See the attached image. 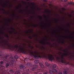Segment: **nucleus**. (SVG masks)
Returning a JSON list of instances; mask_svg holds the SVG:
<instances>
[{"label":"nucleus","instance_id":"nucleus-1","mask_svg":"<svg viewBox=\"0 0 74 74\" xmlns=\"http://www.w3.org/2000/svg\"><path fill=\"white\" fill-rule=\"evenodd\" d=\"M0 39L2 41L1 42V43L2 44V46H5L7 45L8 48H12L13 49V50L14 51H18V52H23L24 53H26V51H25V48L22 46H18V44H16L12 46L11 45L8 43V41L6 40V41L3 40V37H0Z\"/></svg>","mask_w":74,"mask_h":74},{"label":"nucleus","instance_id":"nucleus-2","mask_svg":"<svg viewBox=\"0 0 74 74\" xmlns=\"http://www.w3.org/2000/svg\"><path fill=\"white\" fill-rule=\"evenodd\" d=\"M60 51H63V52H67V53H64L63 55H61V57H57V59H58L59 60H60L61 62V63H67L66 61H65L63 60V58H64V56H69V53L68 52V49H66V50H63L61 49H60Z\"/></svg>","mask_w":74,"mask_h":74},{"label":"nucleus","instance_id":"nucleus-3","mask_svg":"<svg viewBox=\"0 0 74 74\" xmlns=\"http://www.w3.org/2000/svg\"><path fill=\"white\" fill-rule=\"evenodd\" d=\"M37 67H38L37 65H34L33 66V68H32L31 69V70L34 71V74H42L40 73V72H42V70L40 69H38L36 71H35L36 70V69H37Z\"/></svg>","mask_w":74,"mask_h":74},{"label":"nucleus","instance_id":"nucleus-4","mask_svg":"<svg viewBox=\"0 0 74 74\" xmlns=\"http://www.w3.org/2000/svg\"><path fill=\"white\" fill-rule=\"evenodd\" d=\"M9 61H10V63L6 64L5 65V66L6 67H8V66H11V65H12L14 64V62H15V59L12 56V55H11L10 56V58L8 59Z\"/></svg>","mask_w":74,"mask_h":74},{"label":"nucleus","instance_id":"nucleus-5","mask_svg":"<svg viewBox=\"0 0 74 74\" xmlns=\"http://www.w3.org/2000/svg\"><path fill=\"white\" fill-rule=\"evenodd\" d=\"M0 74H9V72L5 71V67L3 66H0Z\"/></svg>","mask_w":74,"mask_h":74},{"label":"nucleus","instance_id":"nucleus-6","mask_svg":"<svg viewBox=\"0 0 74 74\" xmlns=\"http://www.w3.org/2000/svg\"><path fill=\"white\" fill-rule=\"evenodd\" d=\"M29 52L31 55H32L33 56H34V58H35L36 59H38V58H41V56L39 55V54L38 53H37L36 52H35V55L34 54L33 52H32L30 51H29Z\"/></svg>","mask_w":74,"mask_h":74},{"label":"nucleus","instance_id":"nucleus-7","mask_svg":"<svg viewBox=\"0 0 74 74\" xmlns=\"http://www.w3.org/2000/svg\"><path fill=\"white\" fill-rule=\"evenodd\" d=\"M48 57L49 60H54V57H53V56L51 54H49L48 55Z\"/></svg>","mask_w":74,"mask_h":74},{"label":"nucleus","instance_id":"nucleus-8","mask_svg":"<svg viewBox=\"0 0 74 74\" xmlns=\"http://www.w3.org/2000/svg\"><path fill=\"white\" fill-rule=\"evenodd\" d=\"M40 44H46L47 45H48V44H49V42H47L46 43L44 41L40 42Z\"/></svg>","mask_w":74,"mask_h":74},{"label":"nucleus","instance_id":"nucleus-9","mask_svg":"<svg viewBox=\"0 0 74 74\" xmlns=\"http://www.w3.org/2000/svg\"><path fill=\"white\" fill-rule=\"evenodd\" d=\"M39 65L40 66V67L42 69H43L44 67V65H43V64H42L41 63H39Z\"/></svg>","mask_w":74,"mask_h":74},{"label":"nucleus","instance_id":"nucleus-10","mask_svg":"<svg viewBox=\"0 0 74 74\" xmlns=\"http://www.w3.org/2000/svg\"><path fill=\"white\" fill-rule=\"evenodd\" d=\"M45 65H46V66L49 67V66H50V64H49L47 62H46L45 63Z\"/></svg>","mask_w":74,"mask_h":74},{"label":"nucleus","instance_id":"nucleus-11","mask_svg":"<svg viewBox=\"0 0 74 74\" xmlns=\"http://www.w3.org/2000/svg\"><path fill=\"white\" fill-rule=\"evenodd\" d=\"M27 66L28 67H32V65L30 63H28L27 64Z\"/></svg>","mask_w":74,"mask_h":74},{"label":"nucleus","instance_id":"nucleus-12","mask_svg":"<svg viewBox=\"0 0 74 74\" xmlns=\"http://www.w3.org/2000/svg\"><path fill=\"white\" fill-rule=\"evenodd\" d=\"M39 63V60H36L34 61V63L35 64H37Z\"/></svg>","mask_w":74,"mask_h":74},{"label":"nucleus","instance_id":"nucleus-13","mask_svg":"<svg viewBox=\"0 0 74 74\" xmlns=\"http://www.w3.org/2000/svg\"><path fill=\"white\" fill-rule=\"evenodd\" d=\"M52 71H53V72L54 73H55L56 72H57V70L55 69H52Z\"/></svg>","mask_w":74,"mask_h":74},{"label":"nucleus","instance_id":"nucleus-14","mask_svg":"<svg viewBox=\"0 0 74 74\" xmlns=\"http://www.w3.org/2000/svg\"><path fill=\"white\" fill-rule=\"evenodd\" d=\"M22 4H19V5L16 8V9H19V7H20L21 8L22 7Z\"/></svg>","mask_w":74,"mask_h":74},{"label":"nucleus","instance_id":"nucleus-15","mask_svg":"<svg viewBox=\"0 0 74 74\" xmlns=\"http://www.w3.org/2000/svg\"><path fill=\"white\" fill-rule=\"evenodd\" d=\"M68 4H67V6H68L69 5H70V4H73V3L71 2H69L68 3Z\"/></svg>","mask_w":74,"mask_h":74},{"label":"nucleus","instance_id":"nucleus-16","mask_svg":"<svg viewBox=\"0 0 74 74\" xmlns=\"http://www.w3.org/2000/svg\"><path fill=\"white\" fill-rule=\"evenodd\" d=\"M20 69H23V68L25 67V66H24L23 65H21L20 66Z\"/></svg>","mask_w":74,"mask_h":74},{"label":"nucleus","instance_id":"nucleus-17","mask_svg":"<svg viewBox=\"0 0 74 74\" xmlns=\"http://www.w3.org/2000/svg\"><path fill=\"white\" fill-rule=\"evenodd\" d=\"M5 36L6 37V38H8V39H9V36H8V34H5Z\"/></svg>","mask_w":74,"mask_h":74},{"label":"nucleus","instance_id":"nucleus-18","mask_svg":"<svg viewBox=\"0 0 74 74\" xmlns=\"http://www.w3.org/2000/svg\"><path fill=\"white\" fill-rule=\"evenodd\" d=\"M39 18L42 21V16H39Z\"/></svg>","mask_w":74,"mask_h":74},{"label":"nucleus","instance_id":"nucleus-19","mask_svg":"<svg viewBox=\"0 0 74 74\" xmlns=\"http://www.w3.org/2000/svg\"><path fill=\"white\" fill-rule=\"evenodd\" d=\"M30 3H31V5H34V6H35V3H34L33 2V3H32L31 2L29 1V2Z\"/></svg>","mask_w":74,"mask_h":74},{"label":"nucleus","instance_id":"nucleus-20","mask_svg":"<svg viewBox=\"0 0 74 74\" xmlns=\"http://www.w3.org/2000/svg\"><path fill=\"white\" fill-rule=\"evenodd\" d=\"M16 74H21V73H20V72L19 71H16Z\"/></svg>","mask_w":74,"mask_h":74},{"label":"nucleus","instance_id":"nucleus-21","mask_svg":"<svg viewBox=\"0 0 74 74\" xmlns=\"http://www.w3.org/2000/svg\"><path fill=\"white\" fill-rule=\"evenodd\" d=\"M56 67V65L54 64L52 66V68H55Z\"/></svg>","mask_w":74,"mask_h":74},{"label":"nucleus","instance_id":"nucleus-22","mask_svg":"<svg viewBox=\"0 0 74 74\" xmlns=\"http://www.w3.org/2000/svg\"><path fill=\"white\" fill-rule=\"evenodd\" d=\"M48 10H46V12H49V13H50V12H51V11H50V10L49 9H47Z\"/></svg>","mask_w":74,"mask_h":74},{"label":"nucleus","instance_id":"nucleus-23","mask_svg":"<svg viewBox=\"0 0 74 74\" xmlns=\"http://www.w3.org/2000/svg\"><path fill=\"white\" fill-rule=\"evenodd\" d=\"M14 58H15V59H18V56L17 55H15L14 56Z\"/></svg>","mask_w":74,"mask_h":74},{"label":"nucleus","instance_id":"nucleus-24","mask_svg":"<svg viewBox=\"0 0 74 74\" xmlns=\"http://www.w3.org/2000/svg\"><path fill=\"white\" fill-rule=\"evenodd\" d=\"M63 72L64 74H67V71L66 70L64 71Z\"/></svg>","mask_w":74,"mask_h":74},{"label":"nucleus","instance_id":"nucleus-25","mask_svg":"<svg viewBox=\"0 0 74 74\" xmlns=\"http://www.w3.org/2000/svg\"><path fill=\"white\" fill-rule=\"evenodd\" d=\"M37 26H38V25L37 24L35 25H34L33 26L34 27H37Z\"/></svg>","mask_w":74,"mask_h":74},{"label":"nucleus","instance_id":"nucleus-26","mask_svg":"<svg viewBox=\"0 0 74 74\" xmlns=\"http://www.w3.org/2000/svg\"><path fill=\"white\" fill-rule=\"evenodd\" d=\"M8 57V56H5V59L6 60H7Z\"/></svg>","mask_w":74,"mask_h":74},{"label":"nucleus","instance_id":"nucleus-27","mask_svg":"<svg viewBox=\"0 0 74 74\" xmlns=\"http://www.w3.org/2000/svg\"><path fill=\"white\" fill-rule=\"evenodd\" d=\"M49 73H50V74H52V71H51V70H50L49 71Z\"/></svg>","mask_w":74,"mask_h":74},{"label":"nucleus","instance_id":"nucleus-28","mask_svg":"<svg viewBox=\"0 0 74 74\" xmlns=\"http://www.w3.org/2000/svg\"><path fill=\"white\" fill-rule=\"evenodd\" d=\"M11 30H15V28H12V27H11Z\"/></svg>","mask_w":74,"mask_h":74},{"label":"nucleus","instance_id":"nucleus-29","mask_svg":"<svg viewBox=\"0 0 74 74\" xmlns=\"http://www.w3.org/2000/svg\"><path fill=\"white\" fill-rule=\"evenodd\" d=\"M58 21H60V20H59V19H56L55 20V21H56L57 22H58Z\"/></svg>","mask_w":74,"mask_h":74},{"label":"nucleus","instance_id":"nucleus-30","mask_svg":"<svg viewBox=\"0 0 74 74\" xmlns=\"http://www.w3.org/2000/svg\"><path fill=\"white\" fill-rule=\"evenodd\" d=\"M22 2L23 3H24V4H26V5H27V3H26V2H23V1H22Z\"/></svg>","mask_w":74,"mask_h":74},{"label":"nucleus","instance_id":"nucleus-31","mask_svg":"<svg viewBox=\"0 0 74 74\" xmlns=\"http://www.w3.org/2000/svg\"><path fill=\"white\" fill-rule=\"evenodd\" d=\"M43 74H48V72H45L43 73Z\"/></svg>","mask_w":74,"mask_h":74},{"label":"nucleus","instance_id":"nucleus-32","mask_svg":"<svg viewBox=\"0 0 74 74\" xmlns=\"http://www.w3.org/2000/svg\"><path fill=\"white\" fill-rule=\"evenodd\" d=\"M69 18H71L72 17V15L71 14H69Z\"/></svg>","mask_w":74,"mask_h":74},{"label":"nucleus","instance_id":"nucleus-33","mask_svg":"<svg viewBox=\"0 0 74 74\" xmlns=\"http://www.w3.org/2000/svg\"><path fill=\"white\" fill-rule=\"evenodd\" d=\"M29 38H30V39H32V37L31 36H29Z\"/></svg>","mask_w":74,"mask_h":74},{"label":"nucleus","instance_id":"nucleus-34","mask_svg":"<svg viewBox=\"0 0 74 74\" xmlns=\"http://www.w3.org/2000/svg\"><path fill=\"white\" fill-rule=\"evenodd\" d=\"M41 49H45V47H41Z\"/></svg>","mask_w":74,"mask_h":74},{"label":"nucleus","instance_id":"nucleus-35","mask_svg":"<svg viewBox=\"0 0 74 74\" xmlns=\"http://www.w3.org/2000/svg\"><path fill=\"white\" fill-rule=\"evenodd\" d=\"M0 64H3V61H1V62H0Z\"/></svg>","mask_w":74,"mask_h":74},{"label":"nucleus","instance_id":"nucleus-36","mask_svg":"<svg viewBox=\"0 0 74 74\" xmlns=\"http://www.w3.org/2000/svg\"><path fill=\"white\" fill-rule=\"evenodd\" d=\"M61 43L62 44H64V41L62 40L61 41Z\"/></svg>","mask_w":74,"mask_h":74},{"label":"nucleus","instance_id":"nucleus-37","mask_svg":"<svg viewBox=\"0 0 74 74\" xmlns=\"http://www.w3.org/2000/svg\"><path fill=\"white\" fill-rule=\"evenodd\" d=\"M13 16L14 17H15V14H14V12H13Z\"/></svg>","mask_w":74,"mask_h":74},{"label":"nucleus","instance_id":"nucleus-38","mask_svg":"<svg viewBox=\"0 0 74 74\" xmlns=\"http://www.w3.org/2000/svg\"><path fill=\"white\" fill-rule=\"evenodd\" d=\"M4 5L5 6H8V5L6 3H4Z\"/></svg>","mask_w":74,"mask_h":74},{"label":"nucleus","instance_id":"nucleus-39","mask_svg":"<svg viewBox=\"0 0 74 74\" xmlns=\"http://www.w3.org/2000/svg\"><path fill=\"white\" fill-rule=\"evenodd\" d=\"M44 18H47V16L45 15H44Z\"/></svg>","mask_w":74,"mask_h":74},{"label":"nucleus","instance_id":"nucleus-40","mask_svg":"<svg viewBox=\"0 0 74 74\" xmlns=\"http://www.w3.org/2000/svg\"><path fill=\"white\" fill-rule=\"evenodd\" d=\"M38 35L37 34H35V35L34 36V37H36V36H38Z\"/></svg>","mask_w":74,"mask_h":74},{"label":"nucleus","instance_id":"nucleus-41","mask_svg":"<svg viewBox=\"0 0 74 74\" xmlns=\"http://www.w3.org/2000/svg\"><path fill=\"white\" fill-rule=\"evenodd\" d=\"M67 26H69V27H70V25L69 24H68Z\"/></svg>","mask_w":74,"mask_h":74},{"label":"nucleus","instance_id":"nucleus-42","mask_svg":"<svg viewBox=\"0 0 74 74\" xmlns=\"http://www.w3.org/2000/svg\"><path fill=\"white\" fill-rule=\"evenodd\" d=\"M3 49H6V47H3Z\"/></svg>","mask_w":74,"mask_h":74},{"label":"nucleus","instance_id":"nucleus-43","mask_svg":"<svg viewBox=\"0 0 74 74\" xmlns=\"http://www.w3.org/2000/svg\"><path fill=\"white\" fill-rule=\"evenodd\" d=\"M12 31H10V32H9V33H10V34L12 33Z\"/></svg>","mask_w":74,"mask_h":74},{"label":"nucleus","instance_id":"nucleus-44","mask_svg":"<svg viewBox=\"0 0 74 74\" xmlns=\"http://www.w3.org/2000/svg\"><path fill=\"white\" fill-rule=\"evenodd\" d=\"M1 30L2 31V33H3V34H4V32H3V30H2V29H1Z\"/></svg>","mask_w":74,"mask_h":74},{"label":"nucleus","instance_id":"nucleus-45","mask_svg":"<svg viewBox=\"0 0 74 74\" xmlns=\"http://www.w3.org/2000/svg\"><path fill=\"white\" fill-rule=\"evenodd\" d=\"M29 33V31L27 30V32H26V34H27V33Z\"/></svg>","mask_w":74,"mask_h":74},{"label":"nucleus","instance_id":"nucleus-46","mask_svg":"<svg viewBox=\"0 0 74 74\" xmlns=\"http://www.w3.org/2000/svg\"><path fill=\"white\" fill-rule=\"evenodd\" d=\"M58 53V54H60H60L62 53H61V52H59Z\"/></svg>","mask_w":74,"mask_h":74},{"label":"nucleus","instance_id":"nucleus-47","mask_svg":"<svg viewBox=\"0 0 74 74\" xmlns=\"http://www.w3.org/2000/svg\"><path fill=\"white\" fill-rule=\"evenodd\" d=\"M69 38H73V36H70L69 37Z\"/></svg>","mask_w":74,"mask_h":74},{"label":"nucleus","instance_id":"nucleus-48","mask_svg":"<svg viewBox=\"0 0 74 74\" xmlns=\"http://www.w3.org/2000/svg\"><path fill=\"white\" fill-rule=\"evenodd\" d=\"M43 1H44V2H47V0H43Z\"/></svg>","mask_w":74,"mask_h":74},{"label":"nucleus","instance_id":"nucleus-49","mask_svg":"<svg viewBox=\"0 0 74 74\" xmlns=\"http://www.w3.org/2000/svg\"><path fill=\"white\" fill-rule=\"evenodd\" d=\"M6 1L7 3H9V2H10V1H8V0H6Z\"/></svg>","mask_w":74,"mask_h":74},{"label":"nucleus","instance_id":"nucleus-50","mask_svg":"<svg viewBox=\"0 0 74 74\" xmlns=\"http://www.w3.org/2000/svg\"><path fill=\"white\" fill-rule=\"evenodd\" d=\"M27 4H29V5H30V3H29V2H27Z\"/></svg>","mask_w":74,"mask_h":74},{"label":"nucleus","instance_id":"nucleus-51","mask_svg":"<svg viewBox=\"0 0 74 74\" xmlns=\"http://www.w3.org/2000/svg\"><path fill=\"white\" fill-rule=\"evenodd\" d=\"M8 21H9V22H11V20L8 19Z\"/></svg>","mask_w":74,"mask_h":74},{"label":"nucleus","instance_id":"nucleus-52","mask_svg":"<svg viewBox=\"0 0 74 74\" xmlns=\"http://www.w3.org/2000/svg\"><path fill=\"white\" fill-rule=\"evenodd\" d=\"M64 2H67V0H64Z\"/></svg>","mask_w":74,"mask_h":74},{"label":"nucleus","instance_id":"nucleus-53","mask_svg":"<svg viewBox=\"0 0 74 74\" xmlns=\"http://www.w3.org/2000/svg\"><path fill=\"white\" fill-rule=\"evenodd\" d=\"M41 55H44V53H41Z\"/></svg>","mask_w":74,"mask_h":74},{"label":"nucleus","instance_id":"nucleus-54","mask_svg":"<svg viewBox=\"0 0 74 74\" xmlns=\"http://www.w3.org/2000/svg\"><path fill=\"white\" fill-rule=\"evenodd\" d=\"M26 21H27V20L26 19H24V22H26Z\"/></svg>","mask_w":74,"mask_h":74},{"label":"nucleus","instance_id":"nucleus-55","mask_svg":"<svg viewBox=\"0 0 74 74\" xmlns=\"http://www.w3.org/2000/svg\"><path fill=\"white\" fill-rule=\"evenodd\" d=\"M31 18L32 19H33V16H31Z\"/></svg>","mask_w":74,"mask_h":74},{"label":"nucleus","instance_id":"nucleus-56","mask_svg":"<svg viewBox=\"0 0 74 74\" xmlns=\"http://www.w3.org/2000/svg\"><path fill=\"white\" fill-rule=\"evenodd\" d=\"M20 11L21 12H22V10H20Z\"/></svg>","mask_w":74,"mask_h":74},{"label":"nucleus","instance_id":"nucleus-57","mask_svg":"<svg viewBox=\"0 0 74 74\" xmlns=\"http://www.w3.org/2000/svg\"><path fill=\"white\" fill-rule=\"evenodd\" d=\"M28 6H27V7H26V8H27V9L28 10Z\"/></svg>","mask_w":74,"mask_h":74},{"label":"nucleus","instance_id":"nucleus-58","mask_svg":"<svg viewBox=\"0 0 74 74\" xmlns=\"http://www.w3.org/2000/svg\"><path fill=\"white\" fill-rule=\"evenodd\" d=\"M59 74H62V73L60 72L59 73Z\"/></svg>","mask_w":74,"mask_h":74},{"label":"nucleus","instance_id":"nucleus-59","mask_svg":"<svg viewBox=\"0 0 74 74\" xmlns=\"http://www.w3.org/2000/svg\"><path fill=\"white\" fill-rule=\"evenodd\" d=\"M1 52V51H0V53ZM2 56L1 54L0 53V56Z\"/></svg>","mask_w":74,"mask_h":74},{"label":"nucleus","instance_id":"nucleus-60","mask_svg":"<svg viewBox=\"0 0 74 74\" xmlns=\"http://www.w3.org/2000/svg\"><path fill=\"white\" fill-rule=\"evenodd\" d=\"M61 29H62V30H64V28H61Z\"/></svg>","mask_w":74,"mask_h":74},{"label":"nucleus","instance_id":"nucleus-61","mask_svg":"<svg viewBox=\"0 0 74 74\" xmlns=\"http://www.w3.org/2000/svg\"><path fill=\"white\" fill-rule=\"evenodd\" d=\"M59 41H60H60H61V39H59Z\"/></svg>","mask_w":74,"mask_h":74},{"label":"nucleus","instance_id":"nucleus-62","mask_svg":"<svg viewBox=\"0 0 74 74\" xmlns=\"http://www.w3.org/2000/svg\"><path fill=\"white\" fill-rule=\"evenodd\" d=\"M31 48L32 49H33V48H34L33 47H31Z\"/></svg>","mask_w":74,"mask_h":74},{"label":"nucleus","instance_id":"nucleus-63","mask_svg":"<svg viewBox=\"0 0 74 74\" xmlns=\"http://www.w3.org/2000/svg\"><path fill=\"white\" fill-rule=\"evenodd\" d=\"M34 8H35V7H34V8H33V10H34Z\"/></svg>","mask_w":74,"mask_h":74},{"label":"nucleus","instance_id":"nucleus-64","mask_svg":"<svg viewBox=\"0 0 74 74\" xmlns=\"http://www.w3.org/2000/svg\"><path fill=\"white\" fill-rule=\"evenodd\" d=\"M66 63H67V64H69V62H68Z\"/></svg>","mask_w":74,"mask_h":74}]
</instances>
